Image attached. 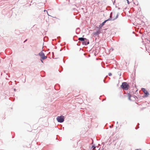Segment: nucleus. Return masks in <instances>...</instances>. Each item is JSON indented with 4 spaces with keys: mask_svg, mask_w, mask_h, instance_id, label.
<instances>
[{
    "mask_svg": "<svg viewBox=\"0 0 150 150\" xmlns=\"http://www.w3.org/2000/svg\"><path fill=\"white\" fill-rule=\"evenodd\" d=\"M39 55L41 58L40 60L42 63H43V60L46 59L47 57L44 54L43 52H41L39 53Z\"/></svg>",
    "mask_w": 150,
    "mask_h": 150,
    "instance_id": "obj_1",
    "label": "nucleus"
},
{
    "mask_svg": "<svg viewBox=\"0 0 150 150\" xmlns=\"http://www.w3.org/2000/svg\"><path fill=\"white\" fill-rule=\"evenodd\" d=\"M121 87L124 89L125 90H127L129 88V86L128 83H127L126 82H124L122 83V85L121 86Z\"/></svg>",
    "mask_w": 150,
    "mask_h": 150,
    "instance_id": "obj_2",
    "label": "nucleus"
},
{
    "mask_svg": "<svg viewBox=\"0 0 150 150\" xmlns=\"http://www.w3.org/2000/svg\"><path fill=\"white\" fill-rule=\"evenodd\" d=\"M56 119L58 122H62L64 121V116L61 115L60 116L57 117Z\"/></svg>",
    "mask_w": 150,
    "mask_h": 150,
    "instance_id": "obj_3",
    "label": "nucleus"
},
{
    "mask_svg": "<svg viewBox=\"0 0 150 150\" xmlns=\"http://www.w3.org/2000/svg\"><path fill=\"white\" fill-rule=\"evenodd\" d=\"M142 90L143 91L145 97H147L149 96V93H148L147 91L145 88H142Z\"/></svg>",
    "mask_w": 150,
    "mask_h": 150,
    "instance_id": "obj_4",
    "label": "nucleus"
},
{
    "mask_svg": "<svg viewBox=\"0 0 150 150\" xmlns=\"http://www.w3.org/2000/svg\"><path fill=\"white\" fill-rule=\"evenodd\" d=\"M83 45H86L87 44H89V42L88 41V40L87 39H86V40H84L83 42Z\"/></svg>",
    "mask_w": 150,
    "mask_h": 150,
    "instance_id": "obj_5",
    "label": "nucleus"
},
{
    "mask_svg": "<svg viewBox=\"0 0 150 150\" xmlns=\"http://www.w3.org/2000/svg\"><path fill=\"white\" fill-rule=\"evenodd\" d=\"M127 97L128 98V99L130 100H131V95L129 93H127Z\"/></svg>",
    "mask_w": 150,
    "mask_h": 150,
    "instance_id": "obj_6",
    "label": "nucleus"
},
{
    "mask_svg": "<svg viewBox=\"0 0 150 150\" xmlns=\"http://www.w3.org/2000/svg\"><path fill=\"white\" fill-rule=\"evenodd\" d=\"M78 40L83 41L84 40H86V38H78Z\"/></svg>",
    "mask_w": 150,
    "mask_h": 150,
    "instance_id": "obj_7",
    "label": "nucleus"
},
{
    "mask_svg": "<svg viewBox=\"0 0 150 150\" xmlns=\"http://www.w3.org/2000/svg\"><path fill=\"white\" fill-rule=\"evenodd\" d=\"M99 33V32L98 31H97L96 32H94L93 33V34L94 35H98V34Z\"/></svg>",
    "mask_w": 150,
    "mask_h": 150,
    "instance_id": "obj_8",
    "label": "nucleus"
},
{
    "mask_svg": "<svg viewBox=\"0 0 150 150\" xmlns=\"http://www.w3.org/2000/svg\"><path fill=\"white\" fill-rule=\"evenodd\" d=\"M109 19L108 20H105V21H104L101 24V26H103L104 25V24L107 21H108L109 20Z\"/></svg>",
    "mask_w": 150,
    "mask_h": 150,
    "instance_id": "obj_9",
    "label": "nucleus"
},
{
    "mask_svg": "<svg viewBox=\"0 0 150 150\" xmlns=\"http://www.w3.org/2000/svg\"><path fill=\"white\" fill-rule=\"evenodd\" d=\"M92 148H93L92 150H94V149H95L96 147L94 146H93L92 147Z\"/></svg>",
    "mask_w": 150,
    "mask_h": 150,
    "instance_id": "obj_10",
    "label": "nucleus"
},
{
    "mask_svg": "<svg viewBox=\"0 0 150 150\" xmlns=\"http://www.w3.org/2000/svg\"><path fill=\"white\" fill-rule=\"evenodd\" d=\"M127 2L128 3V4H129V3H130L131 2L130 1H128V0H127Z\"/></svg>",
    "mask_w": 150,
    "mask_h": 150,
    "instance_id": "obj_11",
    "label": "nucleus"
},
{
    "mask_svg": "<svg viewBox=\"0 0 150 150\" xmlns=\"http://www.w3.org/2000/svg\"><path fill=\"white\" fill-rule=\"evenodd\" d=\"M44 11V12L46 11L48 15L49 16V15L48 14V13L47 11L46 10H45Z\"/></svg>",
    "mask_w": 150,
    "mask_h": 150,
    "instance_id": "obj_12",
    "label": "nucleus"
},
{
    "mask_svg": "<svg viewBox=\"0 0 150 150\" xmlns=\"http://www.w3.org/2000/svg\"><path fill=\"white\" fill-rule=\"evenodd\" d=\"M108 74L109 76H111L112 75V74L111 73H109Z\"/></svg>",
    "mask_w": 150,
    "mask_h": 150,
    "instance_id": "obj_13",
    "label": "nucleus"
},
{
    "mask_svg": "<svg viewBox=\"0 0 150 150\" xmlns=\"http://www.w3.org/2000/svg\"><path fill=\"white\" fill-rule=\"evenodd\" d=\"M112 15H111V16H111V17H112Z\"/></svg>",
    "mask_w": 150,
    "mask_h": 150,
    "instance_id": "obj_14",
    "label": "nucleus"
},
{
    "mask_svg": "<svg viewBox=\"0 0 150 150\" xmlns=\"http://www.w3.org/2000/svg\"><path fill=\"white\" fill-rule=\"evenodd\" d=\"M114 19H112L113 20H114Z\"/></svg>",
    "mask_w": 150,
    "mask_h": 150,
    "instance_id": "obj_15",
    "label": "nucleus"
}]
</instances>
